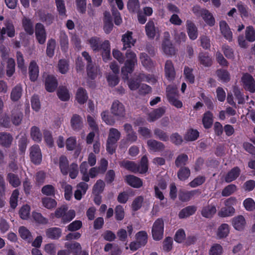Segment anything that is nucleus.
<instances>
[{"label": "nucleus", "mask_w": 255, "mask_h": 255, "mask_svg": "<svg viewBox=\"0 0 255 255\" xmlns=\"http://www.w3.org/2000/svg\"><path fill=\"white\" fill-rule=\"evenodd\" d=\"M120 165L132 173H145L148 170V159L145 155L141 159L139 163L128 160H123L119 162Z\"/></svg>", "instance_id": "obj_1"}, {"label": "nucleus", "mask_w": 255, "mask_h": 255, "mask_svg": "<svg viewBox=\"0 0 255 255\" xmlns=\"http://www.w3.org/2000/svg\"><path fill=\"white\" fill-rule=\"evenodd\" d=\"M126 57L127 59L125 66L122 68V73L124 79H128V74L133 72L134 67L137 63V58L135 53L130 50L127 51Z\"/></svg>", "instance_id": "obj_2"}, {"label": "nucleus", "mask_w": 255, "mask_h": 255, "mask_svg": "<svg viewBox=\"0 0 255 255\" xmlns=\"http://www.w3.org/2000/svg\"><path fill=\"white\" fill-rule=\"evenodd\" d=\"M121 137V132L115 128H111L109 130L106 143V149L111 154L116 151L117 143Z\"/></svg>", "instance_id": "obj_3"}, {"label": "nucleus", "mask_w": 255, "mask_h": 255, "mask_svg": "<svg viewBox=\"0 0 255 255\" xmlns=\"http://www.w3.org/2000/svg\"><path fill=\"white\" fill-rule=\"evenodd\" d=\"M193 13L197 16H201L205 22L209 26H214L215 19L212 14L207 9L202 8L199 6L195 5L192 8Z\"/></svg>", "instance_id": "obj_4"}, {"label": "nucleus", "mask_w": 255, "mask_h": 255, "mask_svg": "<svg viewBox=\"0 0 255 255\" xmlns=\"http://www.w3.org/2000/svg\"><path fill=\"white\" fill-rule=\"evenodd\" d=\"M166 96L169 103L177 108L182 107V102L178 100V95L177 89L172 86H168L166 88Z\"/></svg>", "instance_id": "obj_5"}, {"label": "nucleus", "mask_w": 255, "mask_h": 255, "mask_svg": "<svg viewBox=\"0 0 255 255\" xmlns=\"http://www.w3.org/2000/svg\"><path fill=\"white\" fill-rule=\"evenodd\" d=\"M164 232V221L162 219H157L153 223L152 227V236L153 239L159 241L162 239Z\"/></svg>", "instance_id": "obj_6"}, {"label": "nucleus", "mask_w": 255, "mask_h": 255, "mask_svg": "<svg viewBox=\"0 0 255 255\" xmlns=\"http://www.w3.org/2000/svg\"><path fill=\"white\" fill-rule=\"evenodd\" d=\"M111 113L119 118H124L126 116V109L122 103L115 100L112 103L111 108Z\"/></svg>", "instance_id": "obj_7"}, {"label": "nucleus", "mask_w": 255, "mask_h": 255, "mask_svg": "<svg viewBox=\"0 0 255 255\" xmlns=\"http://www.w3.org/2000/svg\"><path fill=\"white\" fill-rule=\"evenodd\" d=\"M241 80L245 89L252 93L255 92V80L252 75L247 73H245Z\"/></svg>", "instance_id": "obj_8"}, {"label": "nucleus", "mask_w": 255, "mask_h": 255, "mask_svg": "<svg viewBox=\"0 0 255 255\" xmlns=\"http://www.w3.org/2000/svg\"><path fill=\"white\" fill-rule=\"evenodd\" d=\"M36 38L40 44H43L46 39V33L44 25L41 23H37L35 27Z\"/></svg>", "instance_id": "obj_9"}, {"label": "nucleus", "mask_w": 255, "mask_h": 255, "mask_svg": "<svg viewBox=\"0 0 255 255\" xmlns=\"http://www.w3.org/2000/svg\"><path fill=\"white\" fill-rule=\"evenodd\" d=\"M31 161L34 164H39L42 160V154L39 146L34 144L30 148Z\"/></svg>", "instance_id": "obj_10"}, {"label": "nucleus", "mask_w": 255, "mask_h": 255, "mask_svg": "<svg viewBox=\"0 0 255 255\" xmlns=\"http://www.w3.org/2000/svg\"><path fill=\"white\" fill-rule=\"evenodd\" d=\"M23 118V114L20 107L15 106L11 111V119L12 123L15 126L20 125Z\"/></svg>", "instance_id": "obj_11"}, {"label": "nucleus", "mask_w": 255, "mask_h": 255, "mask_svg": "<svg viewBox=\"0 0 255 255\" xmlns=\"http://www.w3.org/2000/svg\"><path fill=\"white\" fill-rule=\"evenodd\" d=\"M70 124L74 130L79 131L83 127L82 118L78 114H73L70 120Z\"/></svg>", "instance_id": "obj_12"}, {"label": "nucleus", "mask_w": 255, "mask_h": 255, "mask_svg": "<svg viewBox=\"0 0 255 255\" xmlns=\"http://www.w3.org/2000/svg\"><path fill=\"white\" fill-rule=\"evenodd\" d=\"M58 85V82L55 77L52 75H48L45 80L46 90L49 92L55 91Z\"/></svg>", "instance_id": "obj_13"}, {"label": "nucleus", "mask_w": 255, "mask_h": 255, "mask_svg": "<svg viewBox=\"0 0 255 255\" xmlns=\"http://www.w3.org/2000/svg\"><path fill=\"white\" fill-rule=\"evenodd\" d=\"M164 71L166 77L169 80H172L175 76V70L172 62L170 60H167L165 64Z\"/></svg>", "instance_id": "obj_14"}, {"label": "nucleus", "mask_w": 255, "mask_h": 255, "mask_svg": "<svg viewBox=\"0 0 255 255\" xmlns=\"http://www.w3.org/2000/svg\"><path fill=\"white\" fill-rule=\"evenodd\" d=\"M147 145L149 149L154 152L162 151L165 148V145L162 142L155 139L148 140Z\"/></svg>", "instance_id": "obj_15"}, {"label": "nucleus", "mask_w": 255, "mask_h": 255, "mask_svg": "<svg viewBox=\"0 0 255 255\" xmlns=\"http://www.w3.org/2000/svg\"><path fill=\"white\" fill-rule=\"evenodd\" d=\"M125 179L127 183L134 188H139L142 185L141 180L133 175H128L125 177Z\"/></svg>", "instance_id": "obj_16"}, {"label": "nucleus", "mask_w": 255, "mask_h": 255, "mask_svg": "<svg viewBox=\"0 0 255 255\" xmlns=\"http://www.w3.org/2000/svg\"><path fill=\"white\" fill-rule=\"evenodd\" d=\"M100 50H101L103 60L107 61L110 58V44L108 40H105L101 43L100 46Z\"/></svg>", "instance_id": "obj_17"}, {"label": "nucleus", "mask_w": 255, "mask_h": 255, "mask_svg": "<svg viewBox=\"0 0 255 255\" xmlns=\"http://www.w3.org/2000/svg\"><path fill=\"white\" fill-rule=\"evenodd\" d=\"M132 34L131 32L128 31L123 35L122 39L124 43L123 50H126L127 48H130L132 46L134 45L135 40L132 38Z\"/></svg>", "instance_id": "obj_18"}, {"label": "nucleus", "mask_w": 255, "mask_h": 255, "mask_svg": "<svg viewBox=\"0 0 255 255\" xmlns=\"http://www.w3.org/2000/svg\"><path fill=\"white\" fill-rule=\"evenodd\" d=\"M220 27L221 33L229 41L232 40V32L227 23L225 21H221L220 22Z\"/></svg>", "instance_id": "obj_19"}, {"label": "nucleus", "mask_w": 255, "mask_h": 255, "mask_svg": "<svg viewBox=\"0 0 255 255\" xmlns=\"http://www.w3.org/2000/svg\"><path fill=\"white\" fill-rule=\"evenodd\" d=\"M165 109L161 107L156 109L148 114V121L152 122L161 117L165 113Z\"/></svg>", "instance_id": "obj_20"}, {"label": "nucleus", "mask_w": 255, "mask_h": 255, "mask_svg": "<svg viewBox=\"0 0 255 255\" xmlns=\"http://www.w3.org/2000/svg\"><path fill=\"white\" fill-rule=\"evenodd\" d=\"M232 223L234 227L238 231H242L245 228L246 224V220L242 215L234 218Z\"/></svg>", "instance_id": "obj_21"}, {"label": "nucleus", "mask_w": 255, "mask_h": 255, "mask_svg": "<svg viewBox=\"0 0 255 255\" xmlns=\"http://www.w3.org/2000/svg\"><path fill=\"white\" fill-rule=\"evenodd\" d=\"M38 14L40 20L42 22L45 23L47 25L51 24L54 20V16L47 12L42 10H39Z\"/></svg>", "instance_id": "obj_22"}, {"label": "nucleus", "mask_w": 255, "mask_h": 255, "mask_svg": "<svg viewBox=\"0 0 255 255\" xmlns=\"http://www.w3.org/2000/svg\"><path fill=\"white\" fill-rule=\"evenodd\" d=\"M187 29L189 37L193 40L197 37V28L195 24L191 21L188 20L186 21Z\"/></svg>", "instance_id": "obj_23"}, {"label": "nucleus", "mask_w": 255, "mask_h": 255, "mask_svg": "<svg viewBox=\"0 0 255 255\" xmlns=\"http://www.w3.org/2000/svg\"><path fill=\"white\" fill-rule=\"evenodd\" d=\"M6 179L13 187H17L21 184V180L18 175L9 172L6 175Z\"/></svg>", "instance_id": "obj_24"}, {"label": "nucleus", "mask_w": 255, "mask_h": 255, "mask_svg": "<svg viewBox=\"0 0 255 255\" xmlns=\"http://www.w3.org/2000/svg\"><path fill=\"white\" fill-rule=\"evenodd\" d=\"M29 73L30 79L32 81H35L37 80L38 76L39 70L36 62L34 61L30 62L29 66Z\"/></svg>", "instance_id": "obj_25"}, {"label": "nucleus", "mask_w": 255, "mask_h": 255, "mask_svg": "<svg viewBox=\"0 0 255 255\" xmlns=\"http://www.w3.org/2000/svg\"><path fill=\"white\" fill-rule=\"evenodd\" d=\"M216 213V208L214 205H208L204 207L201 211L202 215L206 218H211Z\"/></svg>", "instance_id": "obj_26"}, {"label": "nucleus", "mask_w": 255, "mask_h": 255, "mask_svg": "<svg viewBox=\"0 0 255 255\" xmlns=\"http://www.w3.org/2000/svg\"><path fill=\"white\" fill-rule=\"evenodd\" d=\"M240 169L239 167H236L232 169L226 175L225 180L226 182L229 183L235 180L240 174Z\"/></svg>", "instance_id": "obj_27"}, {"label": "nucleus", "mask_w": 255, "mask_h": 255, "mask_svg": "<svg viewBox=\"0 0 255 255\" xmlns=\"http://www.w3.org/2000/svg\"><path fill=\"white\" fill-rule=\"evenodd\" d=\"M145 32L147 36L150 38H154L156 32V28L153 21L149 20L145 26Z\"/></svg>", "instance_id": "obj_28"}, {"label": "nucleus", "mask_w": 255, "mask_h": 255, "mask_svg": "<svg viewBox=\"0 0 255 255\" xmlns=\"http://www.w3.org/2000/svg\"><path fill=\"white\" fill-rule=\"evenodd\" d=\"M12 139L13 138L9 133L5 132L0 133V144L3 146L9 147L11 144Z\"/></svg>", "instance_id": "obj_29"}, {"label": "nucleus", "mask_w": 255, "mask_h": 255, "mask_svg": "<svg viewBox=\"0 0 255 255\" xmlns=\"http://www.w3.org/2000/svg\"><path fill=\"white\" fill-rule=\"evenodd\" d=\"M87 74L92 79L95 77L100 73V69L98 66L93 62L87 65Z\"/></svg>", "instance_id": "obj_30"}, {"label": "nucleus", "mask_w": 255, "mask_h": 255, "mask_svg": "<svg viewBox=\"0 0 255 255\" xmlns=\"http://www.w3.org/2000/svg\"><path fill=\"white\" fill-rule=\"evenodd\" d=\"M195 206H189L183 209L179 213V217L181 219L187 218L193 215L196 211Z\"/></svg>", "instance_id": "obj_31"}, {"label": "nucleus", "mask_w": 255, "mask_h": 255, "mask_svg": "<svg viewBox=\"0 0 255 255\" xmlns=\"http://www.w3.org/2000/svg\"><path fill=\"white\" fill-rule=\"evenodd\" d=\"M61 234V230L58 228H51L46 231V236L51 239H58Z\"/></svg>", "instance_id": "obj_32"}, {"label": "nucleus", "mask_w": 255, "mask_h": 255, "mask_svg": "<svg viewBox=\"0 0 255 255\" xmlns=\"http://www.w3.org/2000/svg\"><path fill=\"white\" fill-rule=\"evenodd\" d=\"M188 160V155L185 153L180 154L175 160V165L177 167H185Z\"/></svg>", "instance_id": "obj_33"}, {"label": "nucleus", "mask_w": 255, "mask_h": 255, "mask_svg": "<svg viewBox=\"0 0 255 255\" xmlns=\"http://www.w3.org/2000/svg\"><path fill=\"white\" fill-rule=\"evenodd\" d=\"M162 49L166 55H172L175 53V49L169 40H166L163 42Z\"/></svg>", "instance_id": "obj_34"}, {"label": "nucleus", "mask_w": 255, "mask_h": 255, "mask_svg": "<svg viewBox=\"0 0 255 255\" xmlns=\"http://www.w3.org/2000/svg\"><path fill=\"white\" fill-rule=\"evenodd\" d=\"M198 59L200 64L205 67H209L212 65V59L207 53H199Z\"/></svg>", "instance_id": "obj_35"}, {"label": "nucleus", "mask_w": 255, "mask_h": 255, "mask_svg": "<svg viewBox=\"0 0 255 255\" xmlns=\"http://www.w3.org/2000/svg\"><path fill=\"white\" fill-rule=\"evenodd\" d=\"M30 136L32 139L36 142H40L42 139V133L39 128L33 126L30 129Z\"/></svg>", "instance_id": "obj_36"}, {"label": "nucleus", "mask_w": 255, "mask_h": 255, "mask_svg": "<svg viewBox=\"0 0 255 255\" xmlns=\"http://www.w3.org/2000/svg\"><path fill=\"white\" fill-rule=\"evenodd\" d=\"M190 175V170L187 167H180L177 172V176L180 180H185Z\"/></svg>", "instance_id": "obj_37"}, {"label": "nucleus", "mask_w": 255, "mask_h": 255, "mask_svg": "<svg viewBox=\"0 0 255 255\" xmlns=\"http://www.w3.org/2000/svg\"><path fill=\"white\" fill-rule=\"evenodd\" d=\"M76 99L79 104H84L88 99L85 90L83 88H79L77 92Z\"/></svg>", "instance_id": "obj_38"}, {"label": "nucleus", "mask_w": 255, "mask_h": 255, "mask_svg": "<svg viewBox=\"0 0 255 255\" xmlns=\"http://www.w3.org/2000/svg\"><path fill=\"white\" fill-rule=\"evenodd\" d=\"M22 25L25 31L29 35H32L34 32L33 23L30 19L24 17L22 19Z\"/></svg>", "instance_id": "obj_39"}, {"label": "nucleus", "mask_w": 255, "mask_h": 255, "mask_svg": "<svg viewBox=\"0 0 255 255\" xmlns=\"http://www.w3.org/2000/svg\"><path fill=\"white\" fill-rule=\"evenodd\" d=\"M22 95V88L20 85L14 87L11 92L10 98L13 101L18 100Z\"/></svg>", "instance_id": "obj_40"}, {"label": "nucleus", "mask_w": 255, "mask_h": 255, "mask_svg": "<svg viewBox=\"0 0 255 255\" xmlns=\"http://www.w3.org/2000/svg\"><path fill=\"white\" fill-rule=\"evenodd\" d=\"M59 166L61 172L64 175L68 173L69 169V163L67 158L65 156H61L59 159Z\"/></svg>", "instance_id": "obj_41"}, {"label": "nucleus", "mask_w": 255, "mask_h": 255, "mask_svg": "<svg viewBox=\"0 0 255 255\" xmlns=\"http://www.w3.org/2000/svg\"><path fill=\"white\" fill-rule=\"evenodd\" d=\"M136 241L141 246L146 245L147 242V234L145 231H140L136 234Z\"/></svg>", "instance_id": "obj_42"}, {"label": "nucleus", "mask_w": 255, "mask_h": 255, "mask_svg": "<svg viewBox=\"0 0 255 255\" xmlns=\"http://www.w3.org/2000/svg\"><path fill=\"white\" fill-rule=\"evenodd\" d=\"M15 66V63L14 60L12 58H8L6 67V75L8 77H10L14 73Z\"/></svg>", "instance_id": "obj_43"}, {"label": "nucleus", "mask_w": 255, "mask_h": 255, "mask_svg": "<svg viewBox=\"0 0 255 255\" xmlns=\"http://www.w3.org/2000/svg\"><path fill=\"white\" fill-rule=\"evenodd\" d=\"M139 58L143 66L149 68H150L153 66V63L152 61L146 53H140Z\"/></svg>", "instance_id": "obj_44"}, {"label": "nucleus", "mask_w": 255, "mask_h": 255, "mask_svg": "<svg viewBox=\"0 0 255 255\" xmlns=\"http://www.w3.org/2000/svg\"><path fill=\"white\" fill-rule=\"evenodd\" d=\"M41 192L46 196L54 197L56 194V189L53 185L48 184L42 188Z\"/></svg>", "instance_id": "obj_45"}, {"label": "nucleus", "mask_w": 255, "mask_h": 255, "mask_svg": "<svg viewBox=\"0 0 255 255\" xmlns=\"http://www.w3.org/2000/svg\"><path fill=\"white\" fill-rule=\"evenodd\" d=\"M212 118L213 115L211 112H207L204 114L202 119V123L205 128H209L211 127L213 123Z\"/></svg>", "instance_id": "obj_46"}, {"label": "nucleus", "mask_w": 255, "mask_h": 255, "mask_svg": "<svg viewBox=\"0 0 255 255\" xmlns=\"http://www.w3.org/2000/svg\"><path fill=\"white\" fill-rule=\"evenodd\" d=\"M57 95L59 99L62 101H66L70 98V95L68 91L64 87H60L57 91Z\"/></svg>", "instance_id": "obj_47"}, {"label": "nucleus", "mask_w": 255, "mask_h": 255, "mask_svg": "<svg viewBox=\"0 0 255 255\" xmlns=\"http://www.w3.org/2000/svg\"><path fill=\"white\" fill-rule=\"evenodd\" d=\"M65 247L68 249V251L72 252L76 255L81 251L82 248L78 243H74L73 244L66 243Z\"/></svg>", "instance_id": "obj_48"}, {"label": "nucleus", "mask_w": 255, "mask_h": 255, "mask_svg": "<svg viewBox=\"0 0 255 255\" xmlns=\"http://www.w3.org/2000/svg\"><path fill=\"white\" fill-rule=\"evenodd\" d=\"M229 233V226L226 224H222L218 228L217 236L220 238L226 237Z\"/></svg>", "instance_id": "obj_49"}, {"label": "nucleus", "mask_w": 255, "mask_h": 255, "mask_svg": "<svg viewBox=\"0 0 255 255\" xmlns=\"http://www.w3.org/2000/svg\"><path fill=\"white\" fill-rule=\"evenodd\" d=\"M56 47V41L53 39L48 40L47 44L46 54L49 57L54 55V50Z\"/></svg>", "instance_id": "obj_50"}, {"label": "nucleus", "mask_w": 255, "mask_h": 255, "mask_svg": "<svg viewBox=\"0 0 255 255\" xmlns=\"http://www.w3.org/2000/svg\"><path fill=\"white\" fill-rule=\"evenodd\" d=\"M42 203L43 206L48 209L55 208L57 205L56 201L54 199L49 197L42 198Z\"/></svg>", "instance_id": "obj_51"}, {"label": "nucleus", "mask_w": 255, "mask_h": 255, "mask_svg": "<svg viewBox=\"0 0 255 255\" xmlns=\"http://www.w3.org/2000/svg\"><path fill=\"white\" fill-rule=\"evenodd\" d=\"M91 47L94 51H99L101 44L100 38L97 37H93L89 40Z\"/></svg>", "instance_id": "obj_52"}, {"label": "nucleus", "mask_w": 255, "mask_h": 255, "mask_svg": "<svg viewBox=\"0 0 255 255\" xmlns=\"http://www.w3.org/2000/svg\"><path fill=\"white\" fill-rule=\"evenodd\" d=\"M154 134L160 140L167 141L169 139L167 134L160 128H155L154 129Z\"/></svg>", "instance_id": "obj_53"}, {"label": "nucleus", "mask_w": 255, "mask_h": 255, "mask_svg": "<svg viewBox=\"0 0 255 255\" xmlns=\"http://www.w3.org/2000/svg\"><path fill=\"white\" fill-rule=\"evenodd\" d=\"M105 186V182L101 179L98 180L94 185L93 189V192L95 194H100L103 191Z\"/></svg>", "instance_id": "obj_54"}, {"label": "nucleus", "mask_w": 255, "mask_h": 255, "mask_svg": "<svg viewBox=\"0 0 255 255\" xmlns=\"http://www.w3.org/2000/svg\"><path fill=\"white\" fill-rule=\"evenodd\" d=\"M235 213V209L232 207L223 208L218 212V215L221 217H225L233 215Z\"/></svg>", "instance_id": "obj_55"}, {"label": "nucleus", "mask_w": 255, "mask_h": 255, "mask_svg": "<svg viewBox=\"0 0 255 255\" xmlns=\"http://www.w3.org/2000/svg\"><path fill=\"white\" fill-rule=\"evenodd\" d=\"M5 33H7V35L9 37H13L15 35V29L12 23L7 20L5 23Z\"/></svg>", "instance_id": "obj_56"}, {"label": "nucleus", "mask_w": 255, "mask_h": 255, "mask_svg": "<svg viewBox=\"0 0 255 255\" xmlns=\"http://www.w3.org/2000/svg\"><path fill=\"white\" fill-rule=\"evenodd\" d=\"M20 237L28 242L32 240V236L29 231L24 227H21L19 229Z\"/></svg>", "instance_id": "obj_57"}, {"label": "nucleus", "mask_w": 255, "mask_h": 255, "mask_svg": "<svg viewBox=\"0 0 255 255\" xmlns=\"http://www.w3.org/2000/svg\"><path fill=\"white\" fill-rule=\"evenodd\" d=\"M128 8L131 12H137L139 9V3L138 0H128Z\"/></svg>", "instance_id": "obj_58"}, {"label": "nucleus", "mask_w": 255, "mask_h": 255, "mask_svg": "<svg viewBox=\"0 0 255 255\" xmlns=\"http://www.w3.org/2000/svg\"><path fill=\"white\" fill-rule=\"evenodd\" d=\"M246 38L250 42L255 40V30L253 26H249L246 28Z\"/></svg>", "instance_id": "obj_59"}, {"label": "nucleus", "mask_w": 255, "mask_h": 255, "mask_svg": "<svg viewBox=\"0 0 255 255\" xmlns=\"http://www.w3.org/2000/svg\"><path fill=\"white\" fill-rule=\"evenodd\" d=\"M11 161L8 164V169L9 171H11L13 172H15L18 169V165L15 161L16 159V156L15 155V154L10 155Z\"/></svg>", "instance_id": "obj_60"}, {"label": "nucleus", "mask_w": 255, "mask_h": 255, "mask_svg": "<svg viewBox=\"0 0 255 255\" xmlns=\"http://www.w3.org/2000/svg\"><path fill=\"white\" fill-rule=\"evenodd\" d=\"M199 136V132L197 130L189 129L185 136V139L188 141L196 140Z\"/></svg>", "instance_id": "obj_61"}, {"label": "nucleus", "mask_w": 255, "mask_h": 255, "mask_svg": "<svg viewBox=\"0 0 255 255\" xmlns=\"http://www.w3.org/2000/svg\"><path fill=\"white\" fill-rule=\"evenodd\" d=\"M222 247L218 244L213 245L209 250V255H222Z\"/></svg>", "instance_id": "obj_62"}, {"label": "nucleus", "mask_w": 255, "mask_h": 255, "mask_svg": "<svg viewBox=\"0 0 255 255\" xmlns=\"http://www.w3.org/2000/svg\"><path fill=\"white\" fill-rule=\"evenodd\" d=\"M237 190L236 186L234 184H230L226 186L222 192L223 196H229L235 192Z\"/></svg>", "instance_id": "obj_63"}, {"label": "nucleus", "mask_w": 255, "mask_h": 255, "mask_svg": "<svg viewBox=\"0 0 255 255\" xmlns=\"http://www.w3.org/2000/svg\"><path fill=\"white\" fill-rule=\"evenodd\" d=\"M218 77L224 82H228L230 80V74L226 70L220 69L216 72Z\"/></svg>", "instance_id": "obj_64"}]
</instances>
